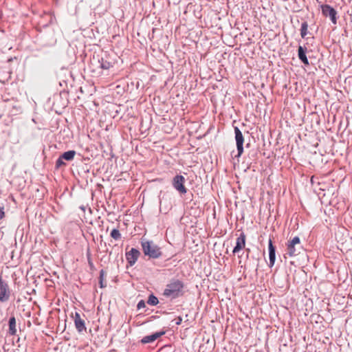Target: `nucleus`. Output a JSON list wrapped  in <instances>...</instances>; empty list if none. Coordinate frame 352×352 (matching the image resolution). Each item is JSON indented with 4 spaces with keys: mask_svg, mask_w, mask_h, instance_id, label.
Returning a JSON list of instances; mask_svg holds the SVG:
<instances>
[{
    "mask_svg": "<svg viewBox=\"0 0 352 352\" xmlns=\"http://www.w3.org/2000/svg\"><path fill=\"white\" fill-rule=\"evenodd\" d=\"M147 303L150 305H154V294L151 293L149 295Z\"/></svg>",
    "mask_w": 352,
    "mask_h": 352,
    "instance_id": "nucleus-22",
    "label": "nucleus"
},
{
    "mask_svg": "<svg viewBox=\"0 0 352 352\" xmlns=\"http://www.w3.org/2000/svg\"><path fill=\"white\" fill-rule=\"evenodd\" d=\"M145 302L144 300H141L140 301H139V302L138 303V305H137V308L138 309H140L142 308H144L145 307Z\"/></svg>",
    "mask_w": 352,
    "mask_h": 352,
    "instance_id": "nucleus-24",
    "label": "nucleus"
},
{
    "mask_svg": "<svg viewBox=\"0 0 352 352\" xmlns=\"http://www.w3.org/2000/svg\"><path fill=\"white\" fill-rule=\"evenodd\" d=\"M153 341H154V333H151L149 336H146L144 337L141 340V342L143 343V344H146V343L152 342Z\"/></svg>",
    "mask_w": 352,
    "mask_h": 352,
    "instance_id": "nucleus-18",
    "label": "nucleus"
},
{
    "mask_svg": "<svg viewBox=\"0 0 352 352\" xmlns=\"http://www.w3.org/2000/svg\"><path fill=\"white\" fill-rule=\"evenodd\" d=\"M0 278H2L0 276Z\"/></svg>",
    "mask_w": 352,
    "mask_h": 352,
    "instance_id": "nucleus-32",
    "label": "nucleus"
},
{
    "mask_svg": "<svg viewBox=\"0 0 352 352\" xmlns=\"http://www.w3.org/2000/svg\"><path fill=\"white\" fill-rule=\"evenodd\" d=\"M184 285L179 280H174L166 285L163 295L170 298H175L183 295Z\"/></svg>",
    "mask_w": 352,
    "mask_h": 352,
    "instance_id": "nucleus-1",
    "label": "nucleus"
},
{
    "mask_svg": "<svg viewBox=\"0 0 352 352\" xmlns=\"http://www.w3.org/2000/svg\"><path fill=\"white\" fill-rule=\"evenodd\" d=\"M155 305H156L158 303V300L156 297L155 298Z\"/></svg>",
    "mask_w": 352,
    "mask_h": 352,
    "instance_id": "nucleus-30",
    "label": "nucleus"
},
{
    "mask_svg": "<svg viewBox=\"0 0 352 352\" xmlns=\"http://www.w3.org/2000/svg\"><path fill=\"white\" fill-rule=\"evenodd\" d=\"M164 350L167 352H171V346L170 345H165L164 346L161 347L158 352H162Z\"/></svg>",
    "mask_w": 352,
    "mask_h": 352,
    "instance_id": "nucleus-23",
    "label": "nucleus"
},
{
    "mask_svg": "<svg viewBox=\"0 0 352 352\" xmlns=\"http://www.w3.org/2000/svg\"><path fill=\"white\" fill-rule=\"evenodd\" d=\"M186 179L182 175H176L173 182L174 188L180 193L185 194L186 188L184 186Z\"/></svg>",
    "mask_w": 352,
    "mask_h": 352,
    "instance_id": "nucleus-8",
    "label": "nucleus"
},
{
    "mask_svg": "<svg viewBox=\"0 0 352 352\" xmlns=\"http://www.w3.org/2000/svg\"><path fill=\"white\" fill-rule=\"evenodd\" d=\"M155 265L160 266V265L159 262H157V263H156V262H155Z\"/></svg>",
    "mask_w": 352,
    "mask_h": 352,
    "instance_id": "nucleus-31",
    "label": "nucleus"
},
{
    "mask_svg": "<svg viewBox=\"0 0 352 352\" xmlns=\"http://www.w3.org/2000/svg\"><path fill=\"white\" fill-rule=\"evenodd\" d=\"M76 153L75 151L70 150L63 153L62 155H60V156L62 159H64L66 161H72L74 160Z\"/></svg>",
    "mask_w": 352,
    "mask_h": 352,
    "instance_id": "nucleus-15",
    "label": "nucleus"
},
{
    "mask_svg": "<svg viewBox=\"0 0 352 352\" xmlns=\"http://www.w3.org/2000/svg\"><path fill=\"white\" fill-rule=\"evenodd\" d=\"M64 160H65L62 159L61 156L60 155V157L57 159V160L56 162L55 167L56 169H58L61 166H65L66 165V163L64 162Z\"/></svg>",
    "mask_w": 352,
    "mask_h": 352,
    "instance_id": "nucleus-19",
    "label": "nucleus"
},
{
    "mask_svg": "<svg viewBox=\"0 0 352 352\" xmlns=\"http://www.w3.org/2000/svg\"><path fill=\"white\" fill-rule=\"evenodd\" d=\"M5 216L3 208L0 207V219H2Z\"/></svg>",
    "mask_w": 352,
    "mask_h": 352,
    "instance_id": "nucleus-27",
    "label": "nucleus"
},
{
    "mask_svg": "<svg viewBox=\"0 0 352 352\" xmlns=\"http://www.w3.org/2000/svg\"><path fill=\"white\" fill-rule=\"evenodd\" d=\"M307 23H302V27L300 29V34L302 38H305L307 34Z\"/></svg>",
    "mask_w": 352,
    "mask_h": 352,
    "instance_id": "nucleus-20",
    "label": "nucleus"
},
{
    "mask_svg": "<svg viewBox=\"0 0 352 352\" xmlns=\"http://www.w3.org/2000/svg\"><path fill=\"white\" fill-rule=\"evenodd\" d=\"M234 133H235L236 148H237V151H238V154H237L236 157H240L243 152V145L244 139H243V136L242 135L241 131L237 126L234 127Z\"/></svg>",
    "mask_w": 352,
    "mask_h": 352,
    "instance_id": "nucleus-7",
    "label": "nucleus"
},
{
    "mask_svg": "<svg viewBox=\"0 0 352 352\" xmlns=\"http://www.w3.org/2000/svg\"><path fill=\"white\" fill-rule=\"evenodd\" d=\"M269 258H270V264L269 266L272 267L275 263L276 260V249L275 247L272 244V241L271 239L269 241Z\"/></svg>",
    "mask_w": 352,
    "mask_h": 352,
    "instance_id": "nucleus-11",
    "label": "nucleus"
},
{
    "mask_svg": "<svg viewBox=\"0 0 352 352\" xmlns=\"http://www.w3.org/2000/svg\"><path fill=\"white\" fill-rule=\"evenodd\" d=\"M287 254L289 256H295L300 253L302 246L298 236H294L287 243Z\"/></svg>",
    "mask_w": 352,
    "mask_h": 352,
    "instance_id": "nucleus-2",
    "label": "nucleus"
},
{
    "mask_svg": "<svg viewBox=\"0 0 352 352\" xmlns=\"http://www.w3.org/2000/svg\"><path fill=\"white\" fill-rule=\"evenodd\" d=\"M87 262H88L89 266L90 269L93 270L95 269V266H94V263H93V261L91 260L89 252H87Z\"/></svg>",
    "mask_w": 352,
    "mask_h": 352,
    "instance_id": "nucleus-21",
    "label": "nucleus"
},
{
    "mask_svg": "<svg viewBox=\"0 0 352 352\" xmlns=\"http://www.w3.org/2000/svg\"><path fill=\"white\" fill-rule=\"evenodd\" d=\"M163 253L160 250V249H157L155 248V259L158 258L160 256H163Z\"/></svg>",
    "mask_w": 352,
    "mask_h": 352,
    "instance_id": "nucleus-25",
    "label": "nucleus"
},
{
    "mask_svg": "<svg viewBox=\"0 0 352 352\" xmlns=\"http://www.w3.org/2000/svg\"><path fill=\"white\" fill-rule=\"evenodd\" d=\"M322 14L326 18H329L331 22H336L337 20V12L336 10L329 5L325 4L320 6Z\"/></svg>",
    "mask_w": 352,
    "mask_h": 352,
    "instance_id": "nucleus-5",
    "label": "nucleus"
},
{
    "mask_svg": "<svg viewBox=\"0 0 352 352\" xmlns=\"http://www.w3.org/2000/svg\"><path fill=\"white\" fill-rule=\"evenodd\" d=\"M98 63L99 64V67L105 70L109 69L115 65L114 60L106 53L102 56L100 58L98 59Z\"/></svg>",
    "mask_w": 352,
    "mask_h": 352,
    "instance_id": "nucleus-6",
    "label": "nucleus"
},
{
    "mask_svg": "<svg viewBox=\"0 0 352 352\" xmlns=\"http://www.w3.org/2000/svg\"><path fill=\"white\" fill-rule=\"evenodd\" d=\"M110 236L115 239L116 241L120 240L122 238V235L118 229H113L111 232Z\"/></svg>",
    "mask_w": 352,
    "mask_h": 352,
    "instance_id": "nucleus-17",
    "label": "nucleus"
},
{
    "mask_svg": "<svg viewBox=\"0 0 352 352\" xmlns=\"http://www.w3.org/2000/svg\"><path fill=\"white\" fill-rule=\"evenodd\" d=\"M9 331L8 333L10 336H14L16 333V318L14 316H12L9 319L8 322Z\"/></svg>",
    "mask_w": 352,
    "mask_h": 352,
    "instance_id": "nucleus-14",
    "label": "nucleus"
},
{
    "mask_svg": "<svg viewBox=\"0 0 352 352\" xmlns=\"http://www.w3.org/2000/svg\"><path fill=\"white\" fill-rule=\"evenodd\" d=\"M245 247V236L241 234L236 239V245L234 248L233 253H237Z\"/></svg>",
    "mask_w": 352,
    "mask_h": 352,
    "instance_id": "nucleus-12",
    "label": "nucleus"
},
{
    "mask_svg": "<svg viewBox=\"0 0 352 352\" xmlns=\"http://www.w3.org/2000/svg\"><path fill=\"white\" fill-rule=\"evenodd\" d=\"M141 245L145 256H148V258H154V247L153 246L152 241H148L143 236L141 239Z\"/></svg>",
    "mask_w": 352,
    "mask_h": 352,
    "instance_id": "nucleus-3",
    "label": "nucleus"
},
{
    "mask_svg": "<svg viewBox=\"0 0 352 352\" xmlns=\"http://www.w3.org/2000/svg\"><path fill=\"white\" fill-rule=\"evenodd\" d=\"M140 255V252L138 250L131 248L129 252L126 253V258L130 265H133L135 263Z\"/></svg>",
    "mask_w": 352,
    "mask_h": 352,
    "instance_id": "nucleus-10",
    "label": "nucleus"
},
{
    "mask_svg": "<svg viewBox=\"0 0 352 352\" xmlns=\"http://www.w3.org/2000/svg\"><path fill=\"white\" fill-rule=\"evenodd\" d=\"M171 256L170 255H164V261L165 262H167L170 260Z\"/></svg>",
    "mask_w": 352,
    "mask_h": 352,
    "instance_id": "nucleus-28",
    "label": "nucleus"
},
{
    "mask_svg": "<svg viewBox=\"0 0 352 352\" xmlns=\"http://www.w3.org/2000/svg\"><path fill=\"white\" fill-rule=\"evenodd\" d=\"M11 294L8 283L0 278V302H6L9 300Z\"/></svg>",
    "mask_w": 352,
    "mask_h": 352,
    "instance_id": "nucleus-4",
    "label": "nucleus"
},
{
    "mask_svg": "<svg viewBox=\"0 0 352 352\" xmlns=\"http://www.w3.org/2000/svg\"><path fill=\"white\" fill-rule=\"evenodd\" d=\"M75 327L79 333H83L87 332V328L85 327V322L83 319L81 318L80 314L78 312H75L73 316Z\"/></svg>",
    "mask_w": 352,
    "mask_h": 352,
    "instance_id": "nucleus-9",
    "label": "nucleus"
},
{
    "mask_svg": "<svg viewBox=\"0 0 352 352\" xmlns=\"http://www.w3.org/2000/svg\"><path fill=\"white\" fill-rule=\"evenodd\" d=\"M106 275V272L104 270H101L100 271V276H99V285L101 288H104L107 286L106 282L104 281V276Z\"/></svg>",
    "mask_w": 352,
    "mask_h": 352,
    "instance_id": "nucleus-16",
    "label": "nucleus"
},
{
    "mask_svg": "<svg viewBox=\"0 0 352 352\" xmlns=\"http://www.w3.org/2000/svg\"><path fill=\"white\" fill-rule=\"evenodd\" d=\"M165 333L164 331L155 332V340Z\"/></svg>",
    "mask_w": 352,
    "mask_h": 352,
    "instance_id": "nucleus-26",
    "label": "nucleus"
},
{
    "mask_svg": "<svg viewBox=\"0 0 352 352\" xmlns=\"http://www.w3.org/2000/svg\"><path fill=\"white\" fill-rule=\"evenodd\" d=\"M306 48H304L302 46H299L298 49V56L299 59L306 65L309 64V60L306 56Z\"/></svg>",
    "mask_w": 352,
    "mask_h": 352,
    "instance_id": "nucleus-13",
    "label": "nucleus"
},
{
    "mask_svg": "<svg viewBox=\"0 0 352 352\" xmlns=\"http://www.w3.org/2000/svg\"><path fill=\"white\" fill-rule=\"evenodd\" d=\"M152 36H154V28L151 30Z\"/></svg>",
    "mask_w": 352,
    "mask_h": 352,
    "instance_id": "nucleus-29",
    "label": "nucleus"
}]
</instances>
